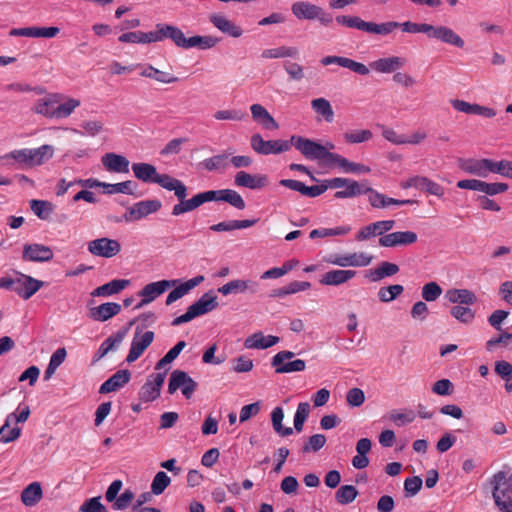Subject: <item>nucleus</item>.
Wrapping results in <instances>:
<instances>
[{"label":"nucleus","mask_w":512,"mask_h":512,"mask_svg":"<svg viewBox=\"0 0 512 512\" xmlns=\"http://www.w3.org/2000/svg\"><path fill=\"white\" fill-rule=\"evenodd\" d=\"M212 201H225L231 206L243 210L246 207L245 201L242 196L235 190L232 189H221V190H207L195 194L190 199H186L185 202L177 203L173 206L171 215L180 216L189 213L203 204Z\"/></svg>","instance_id":"obj_1"},{"label":"nucleus","mask_w":512,"mask_h":512,"mask_svg":"<svg viewBox=\"0 0 512 512\" xmlns=\"http://www.w3.org/2000/svg\"><path fill=\"white\" fill-rule=\"evenodd\" d=\"M132 171L134 176L144 183H156L168 191H173L178 203L186 201L188 188L181 180L168 174H159L154 165L144 162L133 163Z\"/></svg>","instance_id":"obj_2"},{"label":"nucleus","mask_w":512,"mask_h":512,"mask_svg":"<svg viewBox=\"0 0 512 512\" xmlns=\"http://www.w3.org/2000/svg\"><path fill=\"white\" fill-rule=\"evenodd\" d=\"M80 105L79 99L61 93H51L38 99L31 110L49 119H63L69 117Z\"/></svg>","instance_id":"obj_3"},{"label":"nucleus","mask_w":512,"mask_h":512,"mask_svg":"<svg viewBox=\"0 0 512 512\" xmlns=\"http://www.w3.org/2000/svg\"><path fill=\"white\" fill-rule=\"evenodd\" d=\"M495 505L501 512H512V473L501 470L490 479Z\"/></svg>","instance_id":"obj_4"},{"label":"nucleus","mask_w":512,"mask_h":512,"mask_svg":"<svg viewBox=\"0 0 512 512\" xmlns=\"http://www.w3.org/2000/svg\"><path fill=\"white\" fill-rule=\"evenodd\" d=\"M336 22L340 25L355 28L372 35L386 36L399 28L400 23L396 21H387L383 23L367 22L358 16L340 15L336 17Z\"/></svg>","instance_id":"obj_5"},{"label":"nucleus","mask_w":512,"mask_h":512,"mask_svg":"<svg viewBox=\"0 0 512 512\" xmlns=\"http://www.w3.org/2000/svg\"><path fill=\"white\" fill-rule=\"evenodd\" d=\"M17 278L2 277L0 288L14 291L24 300L31 298L42 286L43 282L32 276L18 273Z\"/></svg>","instance_id":"obj_6"},{"label":"nucleus","mask_w":512,"mask_h":512,"mask_svg":"<svg viewBox=\"0 0 512 512\" xmlns=\"http://www.w3.org/2000/svg\"><path fill=\"white\" fill-rule=\"evenodd\" d=\"M292 146L309 160H321L327 163L331 154L323 145L302 136L292 135Z\"/></svg>","instance_id":"obj_7"},{"label":"nucleus","mask_w":512,"mask_h":512,"mask_svg":"<svg viewBox=\"0 0 512 512\" xmlns=\"http://www.w3.org/2000/svg\"><path fill=\"white\" fill-rule=\"evenodd\" d=\"M251 148L260 155L281 154L291 149V138L289 140H264L256 133L250 138Z\"/></svg>","instance_id":"obj_8"},{"label":"nucleus","mask_w":512,"mask_h":512,"mask_svg":"<svg viewBox=\"0 0 512 512\" xmlns=\"http://www.w3.org/2000/svg\"><path fill=\"white\" fill-rule=\"evenodd\" d=\"M295 353L288 350H282L276 353L271 359V366L277 374L301 372L306 368V363L302 359L292 360Z\"/></svg>","instance_id":"obj_9"},{"label":"nucleus","mask_w":512,"mask_h":512,"mask_svg":"<svg viewBox=\"0 0 512 512\" xmlns=\"http://www.w3.org/2000/svg\"><path fill=\"white\" fill-rule=\"evenodd\" d=\"M197 386V383L185 371L176 369L170 375L168 393L174 394L180 389L183 396L186 399H190Z\"/></svg>","instance_id":"obj_10"},{"label":"nucleus","mask_w":512,"mask_h":512,"mask_svg":"<svg viewBox=\"0 0 512 512\" xmlns=\"http://www.w3.org/2000/svg\"><path fill=\"white\" fill-rule=\"evenodd\" d=\"M154 337L155 334L153 331L142 332V329L137 327L131 341L126 361L133 363L140 358L144 351L152 344Z\"/></svg>","instance_id":"obj_11"},{"label":"nucleus","mask_w":512,"mask_h":512,"mask_svg":"<svg viewBox=\"0 0 512 512\" xmlns=\"http://www.w3.org/2000/svg\"><path fill=\"white\" fill-rule=\"evenodd\" d=\"M400 186L403 189L416 188L424 191L427 194L437 196L439 198L444 196V188L437 182L429 179L426 176H412L407 180L402 181Z\"/></svg>","instance_id":"obj_12"},{"label":"nucleus","mask_w":512,"mask_h":512,"mask_svg":"<svg viewBox=\"0 0 512 512\" xmlns=\"http://www.w3.org/2000/svg\"><path fill=\"white\" fill-rule=\"evenodd\" d=\"M88 251L97 257L112 258L121 251V245L118 240L102 237L90 241Z\"/></svg>","instance_id":"obj_13"},{"label":"nucleus","mask_w":512,"mask_h":512,"mask_svg":"<svg viewBox=\"0 0 512 512\" xmlns=\"http://www.w3.org/2000/svg\"><path fill=\"white\" fill-rule=\"evenodd\" d=\"M161 207L162 204L157 199L140 201L129 207L123 217L126 222L137 221L152 213H156Z\"/></svg>","instance_id":"obj_14"},{"label":"nucleus","mask_w":512,"mask_h":512,"mask_svg":"<svg viewBox=\"0 0 512 512\" xmlns=\"http://www.w3.org/2000/svg\"><path fill=\"white\" fill-rule=\"evenodd\" d=\"M179 280H160L145 285L140 291L139 296L142 297L136 308H141L154 301L158 296L163 294L168 288L176 286Z\"/></svg>","instance_id":"obj_15"},{"label":"nucleus","mask_w":512,"mask_h":512,"mask_svg":"<svg viewBox=\"0 0 512 512\" xmlns=\"http://www.w3.org/2000/svg\"><path fill=\"white\" fill-rule=\"evenodd\" d=\"M166 373L151 374L140 388L138 396L143 402H152L160 396V390L164 384Z\"/></svg>","instance_id":"obj_16"},{"label":"nucleus","mask_w":512,"mask_h":512,"mask_svg":"<svg viewBox=\"0 0 512 512\" xmlns=\"http://www.w3.org/2000/svg\"><path fill=\"white\" fill-rule=\"evenodd\" d=\"M491 161L487 158H466L459 159V168L467 174H471L480 178H487L491 174Z\"/></svg>","instance_id":"obj_17"},{"label":"nucleus","mask_w":512,"mask_h":512,"mask_svg":"<svg viewBox=\"0 0 512 512\" xmlns=\"http://www.w3.org/2000/svg\"><path fill=\"white\" fill-rule=\"evenodd\" d=\"M373 260V256L365 252H355L344 255H333L328 262L339 267H366Z\"/></svg>","instance_id":"obj_18"},{"label":"nucleus","mask_w":512,"mask_h":512,"mask_svg":"<svg viewBox=\"0 0 512 512\" xmlns=\"http://www.w3.org/2000/svg\"><path fill=\"white\" fill-rule=\"evenodd\" d=\"M54 257L53 250L44 244H24L22 260L27 262H48Z\"/></svg>","instance_id":"obj_19"},{"label":"nucleus","mask_w":512,"mask_h":512,"mask_svg":"<svg viewBox=\"0 0 512 512\" xmlns=\"http://www.w3.org/2000/svg\"><path fill=\"white\" fill-rule=\"evenodd\" d=\"M418 236L413 231H397L379 238V245L382 247H397L414 244Z\"/></svg>","instance_id":"obj_20"},{"label":"nucleus","mask_w":512,"mask_h":512,"mask_svg":"<svg viewBox=\"0 0 512 512\" xmlns=\"http://www.w3.org/2000/svg\"><path fill=\"white\" fill-rule=\"evenodd\" d=\"M320 62L323 66L337 64L341 67L347 68V69L353 71L354 73H357V74L363 75V76H366L370 73L369 68L365 64L357 62V61L347 58V57L334 56V55L325 56L320 60Z\"/></svg>","instance_id":"obj_21"},{"label":"nucleus","mask_w":512,"mask_h":512,"mask_svg":"<svg viewBox=\"0 0 512 512\" xmlns=\"http://www.w3.org/2000/svg\"><path fill=\"white\" fill-rule=\"evenodd\" d=\"M234 183L237 187H244L255 190L267 186L268 180L267 176L265 175H253L245 171H239L235 175Z\"/></svg>","instance_id":"obj_22"},{"label":"nucleus","mask_w":512,"mask_h":512,"mask_svg":"<svg viewBox=\"0 0 512 512\" xmlns=\"http://www.w3.org/2000/svg\"><path fill=\"white\" fill-rule=\"evenodd\" d=\"M356 273L354 270H329L321 276L319 282L326 286H339L353 279Z\"/></svg>","instance_id":"obj_23"},{"label":"nucleus","mask_w":512,"mask_h":512,"mask_svg":"<svg viewBox=\"0 0 512 512\" xmlns=\"http://www.w3.org/2000/svg\"><path fill=\"white\" fill-rule=\"evenodd\" d=\"M141 69L140 75L145 78H150L161 84H173L179 81V78L173 73L161 71L152 65L137 64Z\"/></svg>","instance_id":"obj_24"},{"label":"nucleus","mask_w":512,"mask_h":512,"mask_svg":"<svg viewBox=\"0 0 512 512\" xmlns=\"http://www.w3.org/2000/svg\"><path fill=\"white\" fill-rule=\"evenodd\" d=\"M131 378V373L127 369L118 370L110 378H108L99 388V393L107 394L125 386Z\"/></svg>","instance_id":"obj_25"},{"label":"nucleus","mask_w":512,"mask_h":512,"mask_svg":"<svg viewBox=\"0 0 512 512\" xmlns=\"http://www.w3.org/2000/svg\"><path fill=\"white\" fill-rule=\"evenodd\" d=\"M252 118L255 122L261 125L266 130H277L279 124L268 112V110L261 104H253L250 106Z\"/></svg>","instance_id":"obj_26"},{"label":"nucleus","mask_w":512,"mask_h":512,"mask_svg":"<svg viewBox=\"0 0 512 512\" xmlns=\"http://www.w3.org/2000/svg\"><path fill=\"white\" fill-rule=\"evenodd\" d=\"M102 164L105 169L109 172L114 173H128L129 172V160L116 153H106L102 156Z\"/></svg>","instance_id":"obj_27"},{"label":"nucleus","mask_w":512,"mask_h":512,"mask_svg":"<svg viewBox=\"0 0 512 512\" xmlns=\"http://www.w3.org/2000/svg\"><path fill=\"white\" fill-rule=\"evenodd\" d=\"M57 27H25L14 28L9 34L11 36H24V37H44L53 38L59 33Z\"/></svg>","instance_id":"obj_28"},{"label":"nucleus","mask_w":512,"mask_h":512,"mask_svg":"<svg viewBox=\"0 0 512 512\" xmlns=\"http://www.w3.org/2000/svg\"><path fill=\"white\" fill-rule=\"evenodd\" d=\"M369 65L378 73H392L405 65V59L398 56H391L372 61Z\"/></svg>","instance_id":"obj_29"},{"label":"nucleus","mask_w":512,"mask_h":512,"mask_svg":"<svg viewBox=\"0 0 512 512\" xmlns=\"http://www.w3.org/2000/svg\"><path fill=\"white\" fill-rule=\"evenodd\" d=\"M209 20L218 30L231 37L238 38L243 33V30L239 26L223 15L212 14Z\"/></svg>","instance_id":"obj_30"},{"label":"nucleus","mask_w":512,"mask_h":512,"mask_svg":"<svg viewBox=\"0 0 512 512\" xmlns=\"http://www.w3.org/2000/svg\"><path fill=\"white\" fill-rule=\"evenodd\" d=\"M204 281V276L198 275L194 278L187 280L184 283H181L179 286H176L167 296L166 305H171L178 299L182 298L186 294H188L193 288L198 286Z\"/></svg>","instance_id":"obj_31"},{"label":"nucleus","mask_w":512,"mask_h":512,"mask_svg":"<svg viewBox=\"0 0 512 512\" xmlns=\"http://www.w3.org/2000/svg\"><path fill=\"white\" fill-rule=\"evenodd\" d=\"M218 306L217 297L213 291L204 293L195 303L190 305L196 317L204 315Z\"/></svg>","instance_id":"obj_32"},{"label":"nucleus","mask_w":512,"mask_h":512,"mask_svg":"<svg viewBox=\"0 0 512 512\" xmlns=\"http://www.w3.org/2000/svg\"><path fill=\"white\" fill-rule=\"evenodd\" d=\"M121 311L118 303L107 302L90 310V317L95 321L104 322L117 315Z\"/></svg>","instance_id":"obj_33"},{"label":"nucleus","mask_w":512,"mask_h":512,"mask_svg":"<svg viewBox=\"0 0 512 512\" xmlns=\"http://www.w3.org/2000/svg\"><path fill=\"white\" fill-rule=\"evenodd\" d=\"M279 337L273 335H264L262 332H257L249 336L244 346L248 349H267L279 342Z\"/></svg>","instance_id":"obj_34"},{"label":"nucleus","mask_w":512,"mask_h":512,"mask_svg":"<svg viewBox=\"0 0 512 512\" xmlns=\"http://www.w3.org/2000/svg\"><path fill=\"white\" fill-rule=\"evenodd\" d=\"M399 272V266L388 261L381 262L377 268L370 270L366 277L372 282H378Z\"/></svg>","instance_id":"obj_35"},{"label":"nucleus","mask_w":512,"mask_h":512,"mask_svg":"<svg viewBox=\"0 0 512 512\" xmlns=\"http://www.w3.org/2000/svg\"><path fill=\"white\" fill-rule=\"evenodd\" d=\"M43 490L40 482H32L21 492V501L27 507H33L41 501Z\"/></svg>","instance_id":"obj_36"},{"label":"nucleus","mask_w":512,"mask_h":512,"mask_svg":"<svg viewBox=\"0 0 512 512\" xmlns=\"http://www.w3.org/2000/svg\"><path fill=\"white\" fill-rule=\"evenodd\" d=\"M320 7L305 1L295 2L292 7V13L298 19L315 20L319 13Z\"/></svg>","instance_id":"obj_37"},{"label":"nucleus","mask_w":512,"mask_h":512,"mask_svg":"<svg viewBox=\"0 0 512 512\" xmlns=\"http://www.w3.org/2000/svg\"><path fill=\"white\" fill-rule=\"evenodd\" d=\"M446 297L451 303L464 305H473L477 301L474 292L468 289H450L446 293Z\"/></svg>","instance_id":"obj_38"},{"label":"nucleus","mask_w":512,"mask_h":512,"mask_svg":"<svg viewBox=\"0 0 512 512\" xmlns=\"http://www.w3.org/2000/svg\"><path fill=\"white\" fill-rule=\"evenodd\" d=\"M435 39L457 48H463L464 40L451 28L447 26H438Z\"/></svg>","instance_id":"obj_39"},{"label":"nucleus","mask_w":512,"mask_h":512,"mask_svg":"<svg viewBox=\"0 0 512 512\" xmlns=\"http://www.w3.org/2000/svg\"><path fill=\"white\" fill-rule=\"evenodd\" d=\"M218 42L219 39L212 35H195L186 39L185 49L198 48L200 50H207L215 47Z\"/></svg>","instance_id":"obj_40"},{"label":"nucleus","mask_w":512,"mask_h":512,"mask_svg":"<svg viewBox=\"0 0 512 512\" xmlns=\"http://www.w3.org/2000/svg\"><path fill=\"white\" fill-rule=\"evenodd\" d=\"M298 55V48L293 46H280L263 50L261 57L264 59L297 58Z\"/></svg>","instance_id":"obj_41"},{"label":"nucleus","mask_w":512,"mask_h":512,"mask_svg":"<svg viewBox=\"0 0 512 512\" xmlns=\"http://www.w3.org/2000/svg\"><path fill=\"white\" fill-rule=\"evenodd\" d=\"M130 284L129 280L116 279L112 280L102 286H99L92 293L94 296H110L119 293Z\"/></svg>","instance_id":"obj_42"},{"label":"nucleus","mask_w":512,"mask_h":512,"mask_svg":"<svg viewBox=\"0 0 512 512\" xmlns=\"http://www.w3.org/2000/svg\"><path fill=\"white\" fill-rule=\"evenodd\" d=\"M366 182L359 183L356 180L348 179L344 190H339L335 193L336 199L353 198L364 194Z\"/></svg>","instance_id":"obj_43"},{"label":"nucleus","mask_w":512,"mask_h":512,"mask_svg":"<svg viewBox=\"0 0 512 512\" xmlns=\"http://www.w3.org/2000/svg\"><path fill=\"white\" fill-rule=\"evenodd\" d=\"M311 287V283L307 281H293L286 286L274 289L271 297L282 298L291 294L305 291Z\"/></svg>","instance_id":"obj_44"},{"label":"nucleus","mask_w":512,"mask_h":512,"mask_svg":"<svg viewBox=\"0 0 512 512\" xmlns=\"http://www.w3.org/2000/svg\"><path fill=\"white\" fill-rule=\"evenodd\" d=\"M284 419V411L281 407H275L271 412V423L274 431L281 437L293 434V428L284 427L282 421Z\"/></svg>","instance_id":"obj_45"},{"label":"nucleus","mask_w":512,"mask_h":512,"mask_svg":"<svg viewBox=\"0 0 512 512\" xmlns=\"http://www.w3.org/2000/svg\"><path fill=\"white\" fill-rule=\"evenodd\" d=\"M230 153H222L210 158L204 159L200 165L207 171L224 170L228 166Z\"/></svg>","instance_id":"obj_46"},{"label":"nucleus","mask_w":512,"mask_h":512,"mask_svg":"<svg viewBox=\"0 0 512 512\" xmlns=\"http://www.w3.org/2000/svg\"><path fill=\"white\" fill-rule=\"evenodd\" d=\"M312 109L321 115L327 122H332L334 119V111L330 102L325 98H316L311 101Z\"/></svg>","instance_id":"obj_47"},{"label":"nucleus","mask_w":512,"mask_h":512,"mask_svg":"<svg viewBox=\"0 0 512 512\" xmlns=\"http://www.w3.org/2000/svg\"><path fill=\"white\" fill-rule=\"evenodd\" d=\"M495 372L505 381V390L508 393L512 392V364L505 360L497 361Z\"/></svg>","instance_id":"obj_48"},{"label":"nucleus","mask_w":512,"mask_h":512,"mask_svg":"<svg viewBox=\"0 0 512 512\" xmlns=\"http://www.w3.org/2000/svg\"><path fill=\"white\" fill-rule=\"evenodd\" d=\"M358 496V490L353 485H342L335 493V499L340 505L352 503Z\"/></svg>","instance_id":"obj_49"},{"label":"nucleus","mask_w":512,"mask_h":512,"mask_svg":"<svg viewBox=\"0 0 512 512\" xmlns=\"http://www.w3.org/2000/svg\"><path fill=\"white\" fill-rule=\"evenodd\" d=\"M350 231L351 227L349 225H343L335 228H320L312 230L309 234V237L311 239H315L329 236H343L348 234Z\"/></svg>","instance_id":"obj_50"},{"label":"nucleus","mask_w":512,"mask_h":512,"mask_svg":"<svg viewBox=\"0 0 512 512\" xmlns=\"http://www.w3.org/2000/svg\"><path fill=\"white\" fill-rule=\"evenodd\" d=\"M404 291V287L400 284L381 287L378 291L379 300L383 303H389L400 296Z\"/></svg>","instance_id":"obj_51"},{"label":"nucleus","mask_w":512,"mask_h":512,"mask_svg":"<svg viewBox=\"0 0 512 512\" xmlns=\"http://www.w3.org/2000/svg\"><path fill=\"white\" fill-rule=\"evenodd\" d=\"M310 404L308 402H301L298 404L294 415V429L300 433L303 430L304 423L310 414Z\"/></svg>","instance_id":"obj_52"},{"label":"nucleus","mask_w":512,"mask_h":512,"mask_svg":"<svg viewBox=\"0 0 512 512\" xmlns=\"http://www.w3.org/2000/svg\"><path fill=\"white\" fill-rule=\"evenodd\" d=\"M12 416H7L5 424L0 428V442L9 443L19 438L21 429L19 427H10Z\"/></svg>","instance_id":"obj_53"},{"label":"nucleus","mask_w":512,"mask_h":512,"mask_svg":"<svg viewBox=\"0 0 512 512\" xmlns=\"http://www.w3.org/2000/svg\"><path fill=\"white\" fill-rule=\"evenodd\" d=\"M1 160L5 164H12V161L19 164L20 166L28 167V157H27V148L23 149H15L4 154L1 157Z\"/></svg>","instance_id":"obj_54"},{"label":"nucleus","mask_w":512,"mask_h":512,"mask_svg":"<svg viewBox=\"0 0 512 512\" xmlns=\"http://www.w3.org/2000/svg\"><path fill=\"white\" fill-rule=\"evenodd\" d=\"M170 477L163 471H159L154 476L151 483V492L154 495L162 494L165 489L170 485Z\"/></svg>","instance_id":"obj_55"},{"label":"nucleus","mask_w":512,"mask_h":512,"mask_svg":"<svg viewBox=\"0 0 512 512\" xmlns=\"http://www.w3.org/2000/svg\"><path fill=\"white\" fill-rule=\"evenodd\" d=\"M326 444V437L323 434L310 436L302 447L303 453L317 452Z\"/></svg>","instance_id":"obj_56"},{"label":"nucleus","mask_w":512,"mask_h":512,"mask_svg":"<svg viewBox=\"0 0 512 512\" xmlns=\"http://www.w3.org/2000/svg\"><path fill=\"white\" fill-rule=\"evenodd\" d=\"M100 185L103 186L104 188H107L108 189L107 192L110 194H114V193L133 194L134 189L136 187V184L131 180H127V181L115 183V184L102 183Z\"/></svg>","instance_id":"obj_57"},{"label":"nucleus","mask_w":512,"mask_h":512,"mask_svg":"<svg viewBox=\"0 0 512 512\" xmlns=\"http://www.w3.org/2000/svg\"><path fill=\"white\" fill-rule=\"evenodd\" d=\"M373 134L368 129L348 131L344 134L347 143L358 144L367 142L372 138Z\"/></svg>","instance_id":"obj_58"},{"label":"nucleus","mask_w":512,"mask_h":512,"mask_svg":"<svg viewBox=\"0 0 512 512\" xmlns=\"http://www.w3.org/2000/svg\"><path fill=\"white\" fill-rule=\"evenodd\" d=\"M118 40L122 43L149 44V32L134 31L122 34Z\"/></svg>","instance_id":"obj_59"},{"label":"nucleus","mask_w":512,"mask_h":512,"mask_svg":"<svg viewBox=\"0 0 512 512\" xmlns=\"http://www.w3.org/2000/svg\"><path fill=\"white\" fill-rule=\"evenodd\" d=\"M174 25L159 23L156 24L154 31H149L150 43L161 42L169 38V34Z\"/></svg>","instance_id":"obj_60"},{"label":"nucleus","mask_w":512,"mask_h":512,"mask_svg":"<svg viewBox=\"0 0 512 512\" xmlns=\"http://www.w3.org/2000/svg\"><path fill=\"white\" fill-rule=\"evenodd\" d=\"M389 420L397 426H402L408 423H412L416 416L415 413L410 410L407 412H401L399 410H392L388 416Z\"/></svg>","instance_id":"obj_61"},{"label":"nucleus","mask_w":512,"mask_h":512,"mask_svg":"<svg viewBox=\"0 0 512 512\" xmlns=\"http://www.w3.org/2000/svg\"><path fill=\"white\" fill-rule=\"evenodd\" d=\"M364 190V194L368 195V201L373 208H386V195L369 187L367 184Z\"/></svg>","instance_id":"obj_62"},{"label":"nucleus","mask_w":512,"mask_h":512,"mask_svg":"<svg viewBox=\"0 0 512 512\" xmlns=\"http://www.w3.org/2000/svg\"><path fill=\"white\" fill-rule=\"evenodd\" d=\"M442 294V288L436 282H429L422 287V298L427 302L437 300Z\"/></svg>","instance_id":"obj_63"},{"label":"nucleus","mask_w":512,"mask_h":512,"mask_svg":"<svg viewBox=\"0 0 512 512\" xmlns=\"http://www.w3.org/2000/svg\"><path fill=\"white\" fill-rule=\"evenodd\" d=\"M491 173L512 179V162L509 160L491 161Z\"/></svg>","instance_id":"obj_64"}]
</instances>
